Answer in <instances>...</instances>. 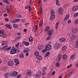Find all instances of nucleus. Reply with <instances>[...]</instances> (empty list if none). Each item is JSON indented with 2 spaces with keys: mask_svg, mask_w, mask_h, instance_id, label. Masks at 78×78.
<instances>
[{
  "mask_svg": "<svg viewBox=\"0 0 78 78\" xmlns=\"http://www.w3.org/2000/svg\"><path fill=\"white\" fill-rule=\"evenodd\" d=\"M51 49V44H47L45 47V49L46 51H49Z\"/></svg>",
  "mask_w": 78,
  "mask_h": 78,
  "instance_id": "f257e3e1",
  "label": "nucleus"
},
{
  "mask_svg": "<svg viewBox=\"0 0 78 78\" xmlns=\"http://www.w3.org/2000/svg\"><path fill=\"white\" fill-rule=\"evenodd\" d=\"M17 51V50L16 49H15L14 47H13L11 50L10 53L11 54L13 55V54H15V53H16Z\"/></svg>",
  "mask_w": 78,
  "mask_h": 78,
  "instance_id": "f03ea898",
  "label": "nucleus"
},
{
  "mask_svg": "<svg viewBox=\"0 0 78 78\" xmlns=\"http://www.w3.org/2000/svg\"><path fill=\"white\" fill-rule=\"evenodd\" d=\"M17 75V73L16 71H12L10 74V76H15Z\"/></svg>",
  "mask_w": 78,
  "mask_h": 78,
  "instance_id": "7ed1b4c3",
  "label": "nucleus"
},
{
  "mask_svg": "<svg viewBox=\"0 0 78 78\" xmlns=\"http://www.w3.org/2000/svg\"><path fill=\"white\" fill-rule=\"evenodd\" d=\"M58 12L59 14H62L64 12V10L62 8H59L58 9Z\"/></svg>",
  "mask_w": 78,
  "mask_h": 78,
  "instance_id": "20e7f679",
  "label": "nucleus"
},
{
  "mask_svg": "<svg viewBox=\"0 0 78 78\" xmlns=\"http://www.w3.org/2000/svg\"><path fill=\"white\" fill-rule=\"evenodd\" d=\"M60 47V44L58 43H56L54 45V48L56 50H57V49H58V48H59Z\"/></svg>",
  "mask_w": 78,
  "mask_h": 78,
  "instance_id": "39448f33",
  "label": "nucleus"
},
{
  "mask_svg": "<svg viewBox=\"0 0 78 78\" xmlns=\"http://www.w3.org/2000/svg\"><path fill=\"white\" fill-rule=\"evenodd\" d=\"M0 35L2 36H6V34L4 33V31L0 30Z\"/></svg>",
  "mask_w": 78,
  "mask_h": 78,
  "instance_id": "423d86ee",
  "label": "nucleus"
},
{
  "mask_svg": "<svg viewBox=\"0 0 78 78\" xmlns=\"http://www.w3.org/2000/svg\"><path fill=\"white\" fill-rule=\"evenodd\" d=\"M53 33V31L49 30L48 31V36H50V35H51Z\"/></svg>",
  "mask_w": 78,
  "mask_h": 78,
  "instance_id": "0eeeda50",
  "label": "nucleus"
},
{
  "mask_svg": "<svg viewBox=\"0 0 78 78\" xmlns=\"http://www.w3.org/2000/svg\"><path fill=\"white\" fill-rule=\"evenodd\" d=\"M14 62L16 64H15V65L16 66H17L18 64H19V61L17 60L16 59H14Z\"/></svg>",
  "mask_w": 78,
  "mask_h": 78,
  "instance_id": "6e6552de",
  "label": "nucleus"
},
{
  "mask_svg": "<svg viewBox=\"0 0 78 78\" xmlns=\"http://www.w3.org/2000/svg\"><path fill=\"white\" fill-rule=\"evenodd\" d=\"M55 15H52L50 16V19L51 20H53L54 19H55Z\"/></svg>",
  "mask_w": 78,
  "mask_h": 78,
  "instance_id": "1a4fd4ad",
  "label": "nucleus"
},
{
  "mask_svg": "<svg viewBox=\"0 0 78 78\" xmlns=\"http://www.w3.org/2000/svg\"><path fill=\"white\" fill-rule=\"evenodd\" d=\"M23 52L24 53H27L28 52H30V50L28 48H26L24 50Z\"/></svg>",
  "mask_w": 78,
  "mask_h": 78,
  "instance_id": "9d476101",
  "label": "nucleus"
},
{
  "mask_svg": "<svg viewBox=\"0 0 78 78\" xmlns=\"http://www.w3.org/2000/svg\"><path fill=\"white\" fill-rule=\"evenodd\" d=\"M23 44L24 45H25L26 46H28L30 45V44L28 42H26L25 41H23Z\"/></svg>",
  "mask_w": 78,
  "mask_h": 78,
  "instance_id": "9b49d317",
  "label": "nucleus"
},
{
  "mask_svg": "<svg viewBox=\"0 0 78 78\" xmlns=\"http://www.w3.org/2000/svg\"><path fill=\"white\" fill-rule=\"evenodd\" d=\"M41 75V72L37 71V73H36L35 76H36L38 77V76H39L40 75Z\"/></svg>",
  "mask_w": 78,
  "mask_h": 78,
  "instance_id": "f8f14e48",
  "label": "nucleus"
},
{
  "mask_svg": "<svg viewBox=\"0 0 78 78\" xmlns=\"http://www.w3.org/2000/svg\"><path fill=\"white\" fill-rule=\"evenodd\" d=\"M62 56V55L61 54H59L58 56L57 57V60L58 61H59L61 60V56Z\"/></svg>",
  "mask_w": 78,
  "mask_h": 78,
  "instance_id": "ddd939ff",
  "label": "nucleus"
},
{
  "mask_svg": "<svg viewBox=\"0 0 78 78\" xmlns=\"http://www.w3.org/2000/svg\"><path fill=\"white\" fill-rule=\"evenodd\" d=\"M13 64L14 62L12 61H10V62H9L8 63V65L9 66H12L13 65Z\"/></svg>",
  "mask_w": 78,
  "mask_h": 78,
  "instance_id": "4468645a",
  "label": "nucleus"
},
{
  "mask_svg": "<svg viewBox=\"0 0 78 78\" xmlns=\"http://www.w3.org/2000/svg\"><path fill=\"white\" fill-rule=\"evenodd\" d=\"M78 9V6H75L72 9L73 11H75L76 10H77Z\"/></svg>",
  "mask_w": 78,
  "mask_h": 78,
  "instance_id": "2eb2a0df",
  "label": "nucleus"
},
{
  "mask_svg": "<svg viewBox=\"0 0 78 78\" xmlns=\"http://www.w3.org/2000/svg\"><path fill=\"white\" fill-rule=\"evenodd\" d=\"M59 41L61 42H64L66 41V39L64 38H60L59 39Z\"/></svg>",
  "mask_w": 78,
  "mask_h": 78,
  "instance_id": "dca6fc26",
  "label": "nucleus"
},
{
  "mask_svg": "<svg viewBox=\"0 0 78 78\" xmlns=\"http://www.w3.org/2000/svg\"><path fill=\"white\" fill-rule=\"evenodd\" d=\"M36 58L38 59V60H42V57H41L39 55H37L36 56Z\"/></svg>",
  "mask_w": 78,
  "mask_h": 78,
  "instance_id": "f3484780",
  "label": "nucleus"
},
{
  "mask_svg": "<svg viewBox=\"0 0 78 78\" xmlns=\"http://www.w3.org/2000/svg\"><path fill=\"white\" fill-rule=\"evenodd\" d=\"M40 7H39V9L40 11V14H42V5L41 4H40Z\"/></svg>",
  "mask_w": 78,
  "mask_h": 78,
  "instance_id": "a211bd4d",
  "label": "nucleus"
},
{
  "mask_svg": "<svg viewBox=\"0 0 78 78\" xmlns=\"http://www.w3.org/2000/svg\"><path fill=\"white\" fill-rule=\"evenodd\" d=\"M38 48L39 50H42L43 48V47H42V45L41 44V45H39V46L38 47Z\"/></svg>",
  "mask_w": 78,
  "mask_h": 78,
  "instance_id": "6ab92c4d",
  "label": "nucleus"
},
{
  "mask_svg": "<svg viewBox=\"0 0 78 78\" xmlns=\"http://www.w3.org/2000/svg\"><path fill=\"white\" fill-rule=\"evenodd\" d=\"M72 31L73 33H75L77 32V30L75 28H74L72 29Z\"/></svg>",
  "mask_w": 78,
  "mask_h": 78,
  "instance_id": "aec40b11",
  "label": "nucleus"
},
{
  "mask_svg": "<svg viewBox=\"0 0 78 78\" xmlns=\"http://www.w3.org/2000/svg\"><path fill=\"white\" fill-rule=\"evenodd\" d=\"M2 45H7L8 43L7 41H4L2 42Z\"/></svg>",
  "mask_w": 78,
  "mask_h": 78,
  "instance_id": "412c9836",
  "label": "nucleus"
},
{
  "mask_svg": "<svg viewBox=\"0 0 78 78\" xmlns=\"http://www.w3.org/2000/svg\"><path fill=\"white\" fill-rule=\"evenodd\" d=\"M63 58L64 60H66L67 58V55L66 54H64L63 56Z\"/></svg>",
  "mask_w": 78,
  "mask_h": 78,
  "instance_id": "4be33fe9",
  "label": "nucleus"
},
{
  "mask_svg": "<svg viewBox=\"0 0 78 78\" xmlns=\"http://www.w3.org/2000/svg\"><path fill=\"white\" fill-rule=\"evenodd\" d=\"M37 29V27L36 26H34L33 28V30L34 31H36Z\"/></svg>",
  "mask_w": 78,
  "mask_h": 78,
  "instance_id": "5701e85b",
  "label": "nucleus"
},
{
  "mask_svg": "<svg viewBox=\"0 0 78 78\" xmlns=\"http://www.w3.org/2000/svg\"><path fill=\"white\" fill-rule=\"evenodd\" d=\"M5 78H9V77L11 76H10V74H9L8 73H6L5 74Z\"/></svg>",
  "mask_w": 78,
  "mask_h": 78,
  "instance_id": "b1692460",
  "label": "nucleus"
},
{
  "mask_svg": "<svg viewBox=\"0 0 78 78\" xmlns=\"http://www.w3.org/2000/svg\"><path fill=\"white\" fill-rule=\"evenodd\" d=\"M66 49H67V47H66V46H64L62 47V51H65V50H66Z\"/></svg>",
  "mask_w": 78,
  "mask_h": 78,
  "instance_id": "393cba45",
  "label": "nucleus"
},
{
  "mask_svg": "<svg viewBox=\"0 0 78 78\" xmlns=\"http://www.w3.org/2000/svg\"><path fill=\"white\" fill-rule=\"evenodd\" d=\"M13 27L14 28L17 29V28H18V26L17 24H14L13 25Z\"/></svg>",
  "mask_w": 78,
  "mask_h": 78,
  "instance_id": "a878e982",
  "label": "nucleus"
},
{
  "mask_svg": "<svg viewBox=\"0 0 78 78\" xmlns=\"http://www.w3.org/2000/svg\"><path fill=\"white\" fill-rule=\"evenodd\" d=\"M3 2L5 3H7V4H9V2L8 0H3Z\"/></svg>",
  "mask_w": 78,
  "mask_h": 78,
  "instance_id": "bb28decb",
  "label": "nucleus"
},
{
  "mask_svg": "<svg viewBox=\"0 0 78 78\" xmlns=\"http://www.w3.org/2000/svg\"><path fill=\"white\" fill-rule=\"evenodd\" d=\"M11 48V47H10L9 48H5V51H9L10 50Z\"/></svg>",
  "mask_w": 78,
  "mask_h": 78,
  "instance_id": "cd10ccee",
  "label": "nucleus"
},
{
  "mask_svg": "<svg viewBox=\"0 0 78 78\" xmlns=\"http://www.w3.org/2000/svg\"><path fill=\"white\" fill-rule=\"evenodd\" d=\"M75 54L73 55L71 57V60H73L75 59Z\"/></svg>",
  "mask_w": 78,
  "mask_h": 78,
  "instance_id": "c85d7f7f",
  "label": "nucleus"
},
{
  "mask_svg": "<svg viewBox=\"0 0 78 78\" xmlns=\"http://www.w3.org/2000/svg\"><path fill=\"white\" fill-rule=\"evenodd\" d=\"M34 55L36 56H38V55H39V52L35 51L34 52Z\"/></svg>",
  "mask_w": 78,
  "mask_h": 78,
  "instance_id": "c756f323",
  "label": "nucleus"
},
{
  "mask_svg": "<svg viewBox=\"0 0 78 78\" xmlns=\"http://www.w3.org/2000/svg\"><path fill=\"white\" fill-rule=\"evenodd\" d=\"M56 5L57 6H59L60 5V4H59V2L58 0H56Z\"/></svg>",
  "mask_w": 78,
  "mask_h": 78,
  "instance_id": "7c9ffc66",
  "label": "nucleus"
},
{
  "mask_svg": "<svg viewBox=\"0 0 78 78\" xmlns=\"http://www.w3.org/2000/svg\"><path fill=\"white\" fill-rule=\"evenodd\" d=\"M16 17H17L18 18H21V17H22V16L20 15H16Z\"/></svg>",
  "mask_w": 78,
  "mask_h": 78,
  "instance_id": "2f4dec72",
  "label": "nucleus"
},
{
  "mask_svg": "<svg viewBox=\"0 0 78 78\" xmlns=\"http://www.w3.org/2000/svg\"><path fill=\"white\" fill-rule=\"evenodd\" d=\"M5 27H8L9 29H11V27H10V25H9L5 24Z\"/></svg>",
  "mask_w": 78,
  "mask_h": 78,
  "instance_id": "473e14b6",
  "label": "nucleus"
},
{
  "mask_svg": "<svg viewBox=\"0 0 78 78\" xmlns=\"http://www.w3.org/2000/svg\"><path fill=\"white\" fill-rule=\"evenodd\" d=\"M50 55V52L48 51L47 52V53L46 54L45 57H47L48 55Z\"/></svg>",
  "mask_w": 78,
  "mask_h": 78,
  "instance_id": "72a5a7b5",
  "label": "nucleus"
},
{
  "mask_svg": "<svg viewBox=\"0 0 78 78\" xmlns=\"http://www.w3.org/2000/svg\"><path fill=\"white\" fill-rule=\"evenodd\" d=\"M7 12H10V8L7 6Z\"/></svg>",
  "mask_w": 78,
  "mask_h": 78,
  "instance_id": "f704fd0d",
  "label": "nucleus"
},
{
  "mask_svg": "<svg viewBox=\"0 0 78 78\" xmlns=\"http://www.w3.org/2000/svg\"><path fill=\"white\" fill-rule=\"evenodd\" d=\"M76 48H78V40L76 42Z\"/></svg>",
  "mask_w": 78,
  "mask_h": 78,
  "instance_id": "c9c22d12",
  "label": "nucleus"
},
{
  "mask_svg": "<svg viewBox=\"0 0 78 78\" xmlns=\"http://www.w3.org/2000/svg\"><path fill=\"white\" fill-rule=\"evenodd\" d=\"M75 35L73 34L71 37L72 39H75Z\"/></svg>",
  "mask_w": 78,
  "mask_h": 78,
  "instance_id": "e433bc0d",
  "label": "nucleus"
},
{
  "mask_svg": "<svg viewBox=\"0 0 78 78\" xmlns=\"http://www.w3.org/2000/svg\"><path fill=\"white\" fill-rule=\"evenodd\" d=\"M23 55L22 54H21L20 55V58H23Z\"/></svg>",
  "mask_w": 78,
  "mask_h": 78,
  "instance_id": "4c0bfd02",
  "label": "nucleus"
},
{
  "mask_svg": "<svg viewBox=\"0 0 78 78\" xmlns=\"http://www.w3.org/2000/svg\"><path fill=\"white\" fill-rule=\"evenodd\" d=\"M20 20L19 19H16L15 20V21H14V22L16 23V22H19Z\"/></svg>",
  "mask_w": 78,
  "mask_h": 78,
  "instance_id": "58836bf2",
  "label": "nucleus"
},
{
  "mask_svg": "<svg viewBox=\"0 0 78 78\" xmlns=\"http://www.w3.org/2000/svg\"><path fill=\"white\" fill-rule=\"evenodd\" d=\"M59 66H60V64L59 62H57L56 64V67H59Z\"/></svg>",
  "mask_w": 78,
  "mask_h": 78,
  "instance_id": "ea45409f",
  "label": "nucleus"
},
{
  "mask_svg": "<svg viewBox=\"0 0 78 78\" xmlns=\"http://www.w3.org/2000/svg\"><path fill=\"white\" fill-rule=\"evenodd\" d=\"M58 24H59V22H57L56 23V24L55 25V27H56V29H57V28H58Z\"/></svg>",
  "mask_w": 78,
  "mask_h": 78,
  "instance_id": "a19ab883",
  "label": "nucleus"
},
{
  "mask_svg": "<svg viewBox=\"0 0 78 78\" xmlns=\"http://www.w3.org/2000/svg\"><path fill=\"white\" fill-rule=\"evenodd\" d=\"M34 0H30V3L31 5H32L33 3Z\"/></svg>",
  "mask_w": 78,
  "mask_h": 78,
  "instance_id": "79ce46f5",
  "label": "nucleus"
},
{
  "mask_svg": "<svg viewBox=\"0 0 78 78\" xmlns=\"http://www.w3.org/2000/svg\"><path fill=\"white\" fill-rule=\"evenodd\" d=\"M78 16V12H76L74 14V17H77Z\"/></svg>",
  "mask_w": 78,
  "mask_h": 78,
  "instance_id": "37998d69",
  "label": "nucleus"
},
{
  "mask_svg": "<svg viewBox=\"0 0 78 78\" xmlns=\"http://www.w3.org/2000/svg\"><path fill=\"white\" fill-rule=\"evenodd\" d=\"M51 36H48L47 38V39L48 40H50V39H51Z\"/></svg>",
  "mask_w": 78,
  "mask_h": 78,
  "instance_id": "c03bdc74",
  "label": "nucleus"
},
{
  "mask_svg": "<svg viewBox=\"0 0 78 78\" xmlns=\"http://www.w3.org/2000/svg\"><path fill=\"white\" fill-rule=\"evenodd\" d=\"M55 14V11L54 10H51L50 14Z\"/></svg>",
  "mask_w": 78,
  "mask_h": 78,
  "instance_id": "a18cd8bd",
  "label": "nucleus"
},
{
  "mask_svg": "<svg viewBox=\"0 0 78 78\" xmlns=\"http://www.w3.org/2000/svg\"><path fill=\"white\" fill-rule=\"evenodd\" d=\"M47 51L45 50V49L42 50V53H45V52H47Z\"/></svg>",
  "mask_w": 78,
  "mask_h": 78,
  "instance_id": "49530a36",
  "label": "nucleus"
},
{
  "mask_svg": "<svg viewBox=\"0 0 78 78\" xmlns=\"http://www.w3.org/2000/svg\"><path fill=\"white\" fill-rule=\"evenodd\" d=\"M43 73H42L43 75H46V73L45 72V71L43 70Z\"/></svg>",
  "mask_w": 78,
  "mask_h": 78,
  "instance_id": "de8ad7c7",
  "label": "nucleus"
},
{
  "mask_svg": "<svg viewBox=\"0 0 78 78\" xmlns=\"http://www.w3.org/2000/svg\"><path fill=\"white\" fill-rule=\"evenodd\" d=\"M27 75H31V73L30 72H27Z\"/></svg>",
  "mask_w": 78,
  "mask_h": 78,
  "instance_id": "09e8293b",
  "label": "nucleus"
},
{
  "mask_svg": "<svg viewBox=\"0 0 78 78\" xmlns=\"http://www.w3.org/2000/svg\"><path fill=\"white\" fill-rule=\"evenodd\" d=\"M69 16H70L69 15V14H67L66 15L65 17H66L67 19H69Z\"/></svg>",
  "mask_w": 78,
  "mask_h": 78,
  "instance_id": "8fccbe9b",
  "label": "nucleus"
},
{
  "mask_svg": "<svg viewBox=\"0 0 78 78\" xmlns=\"http://www.w3.org/2000/svg\"><path fill=\"white\" fill-rule=\"evenodd\" d=\"M29 11L30 12H31V6H30L29 7Z\"/></svg>",
  "mask_w": 78,
  "mask_h": 78,
  "instance_id": "3c124183",
  "label": "nucleus"
},
{
  "mask_svg": "<svg viewBox=\"0 0 78 78\" xmlns=\"http://www.w3.org/2000/svg\"><path fill=\"white\" fill-rule=\"evenodd\" d=\"M67 23H71V21L69 19L67 21Z\"/></svg>",
  "mask_w": 78,
  "mask_h": 78,
  "instance_id": "603ef678",
  "label": "nucleus"
},
{
  "mask_svg": "<svg viewBox=\"0 0 78 78\" xmlns=\"http://www.w3.org/2000/svg\"><path fill=\"white\" fill-rule=\"evenodd\" d=\"M19 41V37H16L15 40V41Z\"/></svg>",
  "mask_w": 78,
  "mask_h": 78,
  "instance_id": "864d4df0",
  "label": "nucleus"
},
{
  "mask_svg": "<svg viewBox=\"0 0 78 78\" xmlns=\"http://www.w3.org/2000/svg\"><path fill=\"white\" fill-rule=\"evenodd\" d=\"M72 64H71L70 65L68 66L67 67V68L69 69V68H70V67H72Z\"/></svg>",
  "mask_w": 78,
  "mask_h": 78,
  "instance_id": "5fc2aeb1",
  "label": "nucleus"
},
{
  "mask_svg": "<svg viewBox=\"0 0 78 78\" xmlns=\"http://www.w3.org/2000/svg\"><path fill=\"white\" fill-rule=\"evenodd\" d=\"M46 28L48 30H50V27L48 26H47Z\"/></svg>",
  "mask_w": 78,
  "mask_h": 78,
  "instance_id": "6e6d98bb",
  "label": "nucleus"
},
{
  "mask_svg": "<svg viewBox=\"0 0 78 78\" xmlns=\"http://www.w3.org/2000/svg\"><path fill=\"white\" fill-rule=\"evenodd\" d=\"M5 20L6 22H8V21H9V20H8V19L7 18H6L5 19Z\"/></svg>",
  "mask_w": 78,
  "mask_h": 78,
  "instance_id": "4d7b16f0",
  "label": "nucleus"
},
{
  "mask_svg": "<svg viewBox=\"0 0 78 78\" xmlns=\"http://www.w3.org/2000/svg\"><path fill=\"white\" fill-rule=\"evenodd\" d=\"M52 75H55V71H53L52 73Z\"/></svg>",
  "mask_w": 78,
  "mask_h": 78,
  "instance_id": "13d9d810",
  "label": "nucleus"
},
{
  "mask_svg": "<svg viewBox=\"0 0 78 78\" xmlns=\"http://www.w3.org/2000/svg\"><path fill=\"white\" fill-rule=\"evenodd\" d=\"M18 37L19 41H20V39H22V37L20 36V37Z\"/></svg>",
  "mask_w": 78,
  "mask_h": 78,
  "instance_id": "bf43d9fd",
  "label": "nucleus"
},
{
  "mask_svg": "<svg viewBox=\"0 0 78 78\" xmlns=\"http://www.w3.org/2000/svg\"><path fill=\"white\" fill-rule=\"evenodd\" d=\"M20 76H21L20 75H18L17 77V78H19L20 77Z\"/></svg>",
  "mask_w": 78,
  "mask_h": 78,
  "instance_id": "052dcab7",
  "label": "nucleus"
},
{
  "mask_svg": "<svg viewBox=\"0 0 78 78\" xmlns=\"http://www.w3.org/2000/svg\"><path fill=\"white\" fill-rule=\"evenodd\" d=\"M28 5H27L25 7V9H28Z\"/></svg>",
  "mask_w": 78,
  "mask_h": 78,
  "instance_id": "680f3d73",
  "label": "nucleus"
},
{
  "mask_svg": "<svg viewBox=\"0 0 78 78\" xmlns=\"http://www.w3.org/2000/svg\"><path fill=\"white\" fill-rule=\"evenodd\" d=\"M4 17H6V16H8V15L6 14H5L4 15Z\"/></svg>",
  "mask_w": 78,
  "mask_h": 78,
  "instance_id": "e2e57ef3",
  "label": "nucleus"
},
{
  "mask_svg": "<svg viewBox=\"0 0 78 78\" xmlns=\"http://www.w3.org/2000/svg\"><path fill=\"white\" fill-rule=\"evenodd\" d=\"M19 43H18V44H16V47H18V46L19 45Z\"/></svg>",
  "mask_w": 78,
  "mask_h": 78,
  "instance_id": "0e129e2a",
  "label": "nucleus"
},
{
  "mask_svg": "<svg viewBox=\"0 0 78 78\" xmlns=\"http://www.w3.org/2000/svg\"><path fill=\"white\" fill-rule=\"evenodd\" d=\"M17 35H18V36H20V33H17Z\"/></svg>",
  "mask_w": 78,
  "mask_h": 78,
  "instance_id": "69168bd1",
  "label": "nucleus"
},
{
  "mask_svg": "<svg viewBox=\"0 0 78 78\" xmlns=\"http://www.w3.org/2000/svg\"><path fill=\"white\" fill-rule=\"evenodd\" d=\"M27 31V29H25L23 30V31H24V32H26Z\"/></svg>",
  "mask_w": 78,
  "mask_h": 78,
  "instance_id": "338daca9",
  "label": "nucleus"
},
{
  "mask_svg": "<svg viewBox=\"0 0 78 78\" xmlns=\"http://www.w3.org/2000/svg\"><path fill=\"white\" fill-rule=\"evenodd\" d=\"M39 25L40 27H41V26H42V24L41 23H39Z\"/></svg>",
  "mask_w": 78,
  "mask_h": 78,
  "instance_id": "774afa93",
  "label": "nucleus"
}]
</instances>
